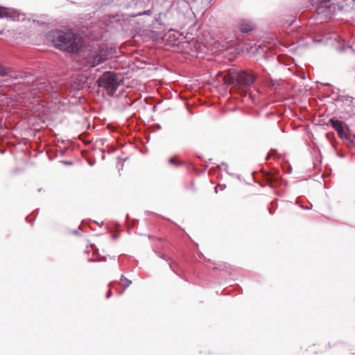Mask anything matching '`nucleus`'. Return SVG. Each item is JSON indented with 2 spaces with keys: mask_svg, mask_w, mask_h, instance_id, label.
<instances>
[{
  "mask_svg": "<svg viewBox=\"0 0 355 355\" xmlns=\"http://www.w3.org/2000/svg\"><path fill=\"white\" fill-rule=\"evenodd\" d=\"M51 38L55 46L67 52H78L81 47L80 39L73 31H53Z\"/></svg>",
  "mask_w": 355,
  "mask_h": 355,
  "instance_id": "f257e3e1",
  "label": "nucleus"
},
{
  "mask_svg": "<svg viewBox=\"0 0 355 355\" xmlns=\"http://www.w3.org/2000/svg\"><path fill=\"white\" fill-rule=\"evenodd\" d=\"M122 83L121 76L112 71L105 72L98 80V85L104 88L109 96H113Z\"/></svg>",
  "mask_w": 355,
  "mask_h": 355,
  "instance_id": "f03ea898",
  "label": "nucleus"
},
{
  "mask_svg": "<svg viewBox=\"0 0 355 355\" xmlns=\"http://www.w3.org/2000/svg\"><path fill=\"white\" fill-rule=\"evenodd\" d=\"M229 75L230 76V80L228 81V83L231 84L234 81H236L240 88H247L251 86L255 80V76L251 72H237L232 69L229 70Z\"/></svg>",
  "mask_w": 355,
  "mask_h": 355,
  "instance_id": "7ed1b4c3",
  "label": "nucleus"
},
{
  "mask_svg": "<svg viewBox=\"0 0 355 355\" xmlns=\"http://www.w3.org/2000/svg\"><path fill=\"white\" fill-rule=\"evenodd\" d=\"M317 15L321 16L323 21L331 19L335 14L338 6L331 3L330 0H319Z\"/></svg>",
  "mask_w": 355,
  "mask_h": 355,
  "instance_id": "20e7f679",
  "label": "nucleus"
},
{
  "mask_svg": "<svg viewBox=\"0 0 355 355\" xmlns=\"http://www.w3.org/2000/svg\"><path fill=\"white\" fill-rule=\"evenodd\" d=\"M10 18L13 21H24L25 15L11 8L0 6V19Z\"/></svg>",
  "mask_w": 355,
  "mask_h": 355,
  "instance_id": "39448f33",
  "label": "nucleus"
},
{
  "mask_svg": "<svg viewBox=\"0 0 355 355\" xmlns=\"http://www.w3.org/2000/svg\"><path fill=\"white\" fill-rule=\"evenodd\" d=\"M166 41L167 44L173 47L176 48L177 51H182L184 47V44H187V41L181 42L180 41V35L178 33L174 31H169L166 35Z\"/></svg>",
  "mask_w": 355,
  "mask_h": 355,
  "instance_id": "423d86ee",
  "label": "nucleus"
},
{
  "mask_svg": "<svg viewBox=\"0 0 355 355\" xmlns=\"http://www.w3.org/2000/svg\"><path fill=\"white\" fill-rule=\"evenodd\" d=\"M333 128L338 132L339 136L343 139H349V130L346 125L341 121L331 119Z\"/></svg>",
  "mask_w": 355,
  "mask_h": 355,
  "instance_id": "0eeeda50",
  "label": "nucleus"
},
{
  "mask_svg": "<svg viewBox=\"0 0 355 355\" xmlns=\"http://www.w3.org/2000/svg\"><path fill=\"white\" fill-rule=\"evenodd\" d=\"M239 28L242 33H248L253 29L254 26L251 23L243 22L239 24Z\"/></svg>",
  "mask_w": 355,
  "mask_h": 355,
  "instance_id": "6e6552de",
  "label": "nucleus"
},
{
  "mask_svg": "<svg viewBox=\"0 0 355 355\" xmlns=\"http://www.w3.org/2000/svg\"><path fill=\"white\" fill-rule=\"evenodd\" d=\"M105 58L103 55H98L95 58H94L92 59V61L90 62L91 67H96V65L103 63L105 61Z\"/></svg>",
  "mask_w": 355,
  "mask_h": 355,
  "instance_id": "1a4fd4ad",
  "label": "nucleus"
},
{
  "mask_svg": "<svg viewBox=\"0 0 355 355\" xmlns=\"http://www.w3.org/2000/svg\"><path fill=\"white\" fill-rule=\"evenodd\" d=\"M347 49L349 50L351 52H354L352 49V43L349 40H343V46L340 49V51H346Z\"/></svg>",
  "mask_w": 355,
  "mask_h": 355,
  "instance_id": "9d476101",
  "label": "nucleus"
},
{
  "mask_svg": "<svg viewBox=\"0 0 355 355\" xmlns=\"http://www.w3.org/2000/svg\"><path fill=\"white\" fill-rule=\"evenodd\" d=\"M119 283L124 288H126L131 284L132 282L125 277H121Z\"/></svg>",
  "mask_w": 355,
  "mask_h": 355,
  "instance_id": "9b49d317",
  "label": "nucleus"
},
{
  "mask_svg": "<svg viewBox=\"0 0 355 355\" xmlns=\"http://www.w3.org/2000/svg\"><path fill=\"white\" fill-rule=\"evenodd\" d=\"M39 93L44 94L45 91L49 92V87L44 83H40L39 87Z\"/></svg>",
  "mask_w": 355,
  "mask_h": 355,
  "instance_id": "f8f14e48",
  "label": "nucleus"
},
{
  "mask_svg": "<svg viewBox=\"0 0 355 355\" xmlns=\"http://www.w3.org/2000/svg\"><path fill=\"white\" fill-rule=\"evenodd\" d=\"M8 74V70L5 67L0 64V76H5Z\"/></svg>",
  "mask_w": 355,
  "mask_h": 355,
  "instance_id": "ddd939ff",
  "label": "nucleus"
},
{
  "mask_svg": "<svg viewBox=\"0 0 355 355\" xmlns=\"http://www.w3.org/2000/svg\"><path fill=\"white\" fill-rule=\"evenodd\" d=\"M169 162L171 164H175V159L174 157H172L169 159Z\"/></svg>",
  "mask_w": 355,
  "mask_h": 355,
  "instance_id": "4468645a",
  "label": "nucleus"
},
{
  "mask_svg": "<svg viewBox=\"0 0 355 355\" xmlns=\"http://www.w3.org/2000/svg\"><path fill=\"white\" fill-rule=\"evenodd\" d=\"M144 15H150L151 14V11L150 10H147V11L144 12Z\"/></svg>",
  "mask_w": 355,
  "mask_h": 355,
  "instance_id": "2eb2a0df",
  "label": "nucleus"
},
{
  "mask_svg": "<svg viewBox=\"0 0 355 355\" xmlns=\"http://www.w3.org/2000/svg\"><path fill=\"white\" fill-rule=\"evenodd\" d=\"M111 294H112V292H111V291L110 290V291H109V292L107 293V298H108V297H110V296L111 295Z\"/></svg>",
  "mask_w": 355,
  "mask_h": 355,
  "instance_id": "dca6fc26",
  "label": "nucleus"
}]
</instances>
